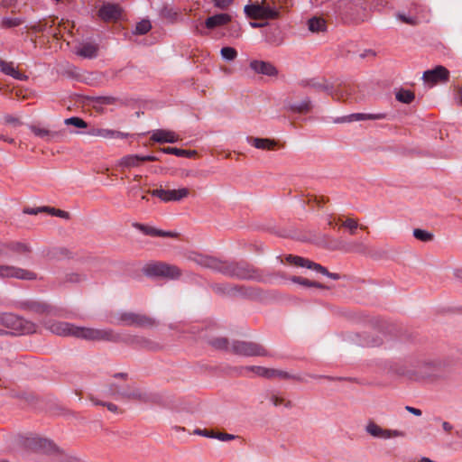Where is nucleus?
Returning <instances> with one entry per match:
<instances>
[{
  "label": "nucleus",
  "mask_w": 462,
  "mask_h": 462,
  "mask_svg": "<svg viewBox=\"0 0 462 462\" xmlns=\"http://www.w3.org/2000/svg\"><path fill=\"white\" fill-rule=\"evenodd\" d=\"M86 280L85 275H81L77 273H67L64 278V282H70V283H79L82 281Z\"/></svg>",
  "instance_id": "57"
},
{
  "label": "nucleus",
  "mask_w": 462,
  "mask_h": 462,
  "mask_svg": "<svg viewBox=\"0 0 462 462\" xmlns=\"http://www.w3.org/2000/svg\"><path fill=\"white\" fill-rule=\"evenodd\" d=\"M244 13L249 19H262V1L254 2L245 5Z\"/></svg>",
  "instance_id": "40"
},
{
  "label": "nucleus",
  "mask_w": 462,
  "mask_h": 462,
  "mask_svg": "<svg viewBox=\"0 0 462 462\" xmlns=\"http://www.w3.org/2000/svg\"><path fill=\"white\" fill-rule=\"evenodd\" d=\"M44 213H48L51 216L58 217L64 218V219L70 218V214L68 211H65V210H62L60 208H52V207H49V206H45Z\"/></svg>",
  "instance_id": "53"
},
{
  "label": "nucleus",
  "mask_w": 462,
  "mask_h": 462,
  "mask_svg": "<svg viewBox=\"0 0 462 462\" xmlns=\"http://www.w3.org/2000/svg\"><path fill=\"white\" fill-rule=\"evenodd\" d=\"M262 33L264 36L265 42L271 45L279 46L283 42L284 34L280 26L276 23H269V25L262 31Z\"/></svg>",
  "instance_id": "17"
},
{
  "label": "nucleus",
  "mask_w": 462,
  "mask_h": 462,
  "mask_svg": "<svg viewBox=\"0 0 462 462\" xmlns=\"http://www.w3.org/2000/svg\"><path fill=\"white\" fill-rule=\"evenodd\" d=\"M221 57L226 61H233L237 57V51L234 47L225 46L220 51Z\"/></svg>",
  "instance_id": "51"
},
{
  "label": "nucleus",
  "mask_w": 462,
  "mask_h": 462,
  "mask_svg": "<svg viewBox=\"0 0 462 462\" xmlns=\"http://www.w3.org/2000/svg\"><path fill=\"white\" fill-rule=\"evenodd\" d=\"M120 326H134L136 328H152L156 325L155 319L143 314L122 312L116 322Z\"/></svg>",
  "instance_id": "11"
},
{
  "label": "nucleus",
  "mask_w": 462,
  "mask_h": 462,
  "mask_svg": "<svg viewBox=\"0 0 462 462\" xmlns=\"http://www.w3.org/2000/svg\"><path fill=\"white\" fill-rule=\"evenodd\" d=\"M140 154H128L121 158L119 165L125 168L138 167L143 163Z\"/></svg>",
  "instance_id": "42"
},
{
  "label": "nucleus",
  "mask_w": 462,
  "mask_h": 462,
  "mask_svg": "<svg viewBox=\"0 0 462 462\" xmlns=\"http://www.w3.org/2000/svg\"><path fill=\"white\" fill-rule=\"evenodd\" d=\"M285 260L289 264L314 270L317 273H319L332 280L337 281V280L341 279V277H342L339 273H331L328 270L327 267H325L318 263H315L308 258L302 257V256L294 255V254H287L285 256Z\"/></svg>",
  "instance_id": "9"
},
{
  "label": "nucleus",
  "mask_w": 462,
  "mask_h": 462,
  "mask_svg": "<svg viewBox=\"0 0 462 462\" xmlns=\"http://www.w3.org/2000/svg\"><path fill=\"white\" fill-rule=\"evenodd\" d=\"M412 234L420 242L428 243L434 239V234L425 229L414 228Z\"/></svg>",
  "instance_id": "46"
},
{
  "label": "nucleus",
  "mask_w": 462,
  "mask_h": 462,
  "mask_svg": "<svg viewBox=\"0 0 462 462\" xmlns=\"http://www.w3.org/2000/svg\"><path fill=\"white\" fill-rule=\"evenodd\" d=\"M398 19L406 24L415 26L419 23V19L416 16H410L406 15L405 14H397Z\"/></svg>",
  "instance_id": "58"
},
{
  "label": "nucleus",
  "mask_w": 462,
  "mask_h": 462,
  "mask_svg": "<svg viewBox=\"0 0 462 462\" xmlns=\"http://www.w3.org/2000/svg\"><path fill=\"white\" fill-rule=\"evenodd\" d=\"M88 398L93 402L94 405L106 407L108 411L114 413H117L119 411L118 406L113 402L100 401L97 398H96L93 394H90Z\"/></svg>",
  "instance_id": "49"
},
{
  "label": "nucleus",
  "mask_w": 462,
  "mask_h": 462,
  "mask_svg": "<svg viewBox=\"0 0 462 462\" xmlns=\"http://www.w3.org/2000/svg\"><path fill=\"white\" fill-rule=\"evenodd\" d=\"M10 278H16L23 281H34L37 279V273L26 269L10 265Z\"/></svg>",
  "instance_id": "33"
},
{
  "label": "nucleus",
  "mask_w": 462,
  "mask_h": 462,
  "mask_svg": "<svg viewBox=\"0 0 462 462\" xmlns=\"http://www.w3.org/2000/svg\"><path fill=\"white\" fill-rule=\"evenodd\" d=\"M405 433L403 431H400L397 430H384L383 429V433L381 435V439H390L393 437H403Z\"/></svg>",
  "instance_id": "62"
},
{
  "label": "nucleus",
  "mask_w": 462,
  "mask_h": 462,
  "mask_svg": "<svg viewBox=\"0 0 462 462\" xmlns=\"http://www.w3.org/2000/svg\"><path fill=\"white\" fill-rule=\"evenodd\" d=\"M159 16L168 23H175L180 16V13L168 4H164L159 10Z\"/></svg>",
  "instance_id": "34"
},
{
  "label": "nucleus",
  "mask_w": 462,
  "mask_h": 462,
  "mask_svg": "<svg viewBox=\"0 0 462 462\" xmlns=\"http://www.w3.org/2000/svg\"><path fill=\"white\" fill-rule=\"evenodd\" d=\"M142 272L144 276L150 279L158 280H179L182 275V271L177 265L166 262L156 261L146 263Z\"/></svg>",
  "instance_id": "6"
},
{
  "label": "nucleus",
  "mask_w": 462,
  "mask_h": 462,
  "mask_svg": "<svg viewBox=\"0 0 462 462\" xmlns=\"http://www.w3.org/2000/svg\"><path fill=\"white\" fill-rule=\"evenodd\" d=\"M387 117L386 113H377V114H365V113H354L348 116L337 117L334 120L335 123H351L354 121H361V120H379L384 119Z\"/></svg>",
  "instance_id": "18"
},
{
  "label": "nucleus",
  "mask_w": 462,
  "mask_h": 462,
  "mask_svg": "<svg viewBox=\"0 0 462 462\" xmlns=\"http://www.w3.org/2000/svg\"><path fill=\"white\" fill-rule=\"evenodd\" d=\"M311 87H313L314 88H316L318 90L324 91L328 95L333 96V86L332 85H325L322 83H313V84H311Z\"/></svg>",
  "instance_id": "64"
},
{
  "label": "nucleus",
  "mask_w": 462,
  "mask_h": 462,
  "mask_svg": "<svg viewBox=\"0 0 462 462\" xmlns=\"http://www.w3.org/2000/svg\"><path fill=\"white\" fill-rule=\"evenodd\" d=\"M308 28L311 32H324L328 30V25L324 18L313 16L308 20Z\"/></svg>",
  "instance_id": "38"
},
{
  "label": "nucleus",
  "mask_w": 462,
  "mask_h": 462,
  "mask_svg": "<svg viewBox=\"0 0 462 462\" xmlns=\"http://www.w3.org/2000/svg\"><path fill=\"white\" fill-rule=\"evenodd\" d=\"M98 341L124 343L135 349H144L152 352H157L162 349L161 344L150 338L137 335H120L116 333L112 328L100 329Z\"/></svg>",
  "instance_id": "4"
},
{
  "label": "nucleus",
  "mask_w": 462,
  "mask_h": 462,
  "mask_svg": "<svg viewBox=\"0 0 462 462\" xmlns=\"http://www.w3.org/2000/svg\"><path fill=\"white\" fill-rule=\"evenodd\" d=\"M395 98L400 103L410 105L414 101L415 94L413 91H411L410 89H405V88H401L395 93Z\"/></svg>",
  "instance_id": "43"
},
{
  "label": "nucleus",
  "mask_w": 462,
  "mask_h": 462,
  "mask_svg": "<svg viewBox=\"0 0 462 462\" xmlns=\"http://www.w3.org/2000/svg\"><path fill=\"white\" fill-rule=\"evenodd\" d=\"M232 21V16L227 13H219L208 16L205 22L204 26L208 30H214L217 27L227 25Z\"/></svg>",
  "instance_id": "23"
},
{
  "label": "nucleus",
  "mask_w": 462,
  "mask_h": 462,
  "mask_svg": "<svg viewBox=\"0 0 462 462\" xmlns=\"http://www.w3.org/2000/svg\"><path fill=\"white\" fill-rule=\"evenodd\" d=\"M86 99L93 104V107L97 112H103V107H97V105L103 106V105H114V104H119L121 106H127L129 104L128 99L126 98H119L112 96H88L86 97Z\"/></svg>",
  "instance_id": "16"
},
{
  "label": "nucleus",
  "mask_w": 462,
  "mask_h": 462,
  "mask_svg": "<svg viewBox=\"0 0 462 462\" xmlns=\"http://www.w3.org/2000/svg\"><path fill=\"white\" fill-rule=\"evenodd\" d=\"M66 125H72L76 128L84 129L88 128V123L79 116H71L64 120Z\"/></svg>",
  "instance_id": "52"
},
{
  "label": "nucleus",
  "mask_w": 462,
  "mask_h": 462,
  "mask_svg": "<svg viewBox=\"0 0 462 462\" xmlns=\"http://www.w3.org/2000/svg\"><path fill=\"white\" fill-rule=\"evenodd\" d=\"M329 199L324 196H316L313 195L310 198L308 203H315L319 208H322L324 204L328 203Z\"/></svg>",
  "instance_id": "63"
},
{
  "label": "nucleus",
  "mask_w": 462,
  "mask_h": 462,
  "mask_svg": "<svg viewBox=\"0 0 462 462\" xmlns=\"http://www.w3.org/2000/svg\"><path fill=\"white\" fill-rule=\"evenodd\" d=\"M30 130L36 136L42 138V139H47V140L58 138L62 134L61 132L51 131V130L42 128V127L34 125H30Z\"/></svg>",
  "instance_id": "39"
},
{
  "label": "nucleus",
  "mask_w": 462,
  "mask_h": 462,
  "mask_svg": "<svg viewBox=\"0 0 462 462\" xmlns=\"http://www.w3.org/2000/svg\"><path fill=\"white\" fill-rule=\"evenodd\" d=\"M365 430L368 434H370L371 436H373L374 438H380L383 433V428H381L379 425H377L374 421H370L366 425Z\"/></svg>",
  "instance_id": "54"
},
{
  "label": "nucleus",
  "mask_w": 462,
  "mask_h": 462,
  "mask_svg": "<svg viewBox=\"0 0 462 462\" xmlns=\"http://www.w3.org/2000/svg\"><path fill=\"white\" fill-rule=\"evenodd\" d=\"M282 5H271L268 0H262V19L277 20L281 17Z\"/></svg>",
  "instance_id": "30"
},
{
  "label": "nucleus",
  "mask_w": 462,
  "mask_h": 462,
  "mask_svg": "<svg viewBox=\"0 0 462 462\" xmlns=\"http://www.w3.org/2000/svg\"><path fill=\"white\" fill-rule=\"evenodd\" d=\"M148 194L152 197H156L160 199L162 202H171V201H180L183 199L187 198L189 194V189L188 188H180L178 189H148Z\"/></svg>",
  "instance_id": "13"
},
{
  "label": "nucleus",
  "mask_w": 462,
  "mask_h": 462,
  "mask_svg": "<svg viewBox=\"0 0 462 462\" xmlns=\"http://www.w3.org/2000/svg\"><path fill=\"white\" fill-rule=\"evenodd\" d=\"M334 12L345 24L358 22L357 6L352 0H337L334 4Z\"/></svg>",
  "instance_id": "10"
},
{
  "label": "nucleus",
  "mask_w": 462,
  "mask_h": 462,
  "mask_svg": "<svg viewBox=\"0 0 462 462\" xmlns=\"http://www.w3.org/2000/svg\"><path fill=\"white\" fill-rule=\"evenodd\" d=\"M283 279L290 280L293 283H297V284H300L301 286L308 287V288L313 287V288H317V289H320V290H330L331 289V287L327 284L321 283L317 281H310V280L301 277V276L292 275V276L288 277L286 275V278H283Z\"/></svg>",
  "instance_id": "31"
},
{
  "label": "nucleus",
  "mask_w": 462,
  "mask_h": 462,
  "mask_svg": "<svg viewBox=\"0 0 462 462\" xmlns=\"http://www.w3.org/2000/svg\"><path fill=\"white\" fill-rule=\"evenodd\" d=\"M151 141L162 144V143H174L179 141L178 135L171 131L165 129H157L152 131Z\"/></svg>",
  "instance_id": "24"
},
{
  "label": "nucleus",
  "mask_w": 462,
  "mask_h": 462,
  "mask_svg": "<svg viewBox=\"0 0 462 462\" xmlns=\"http://www.w3.org/2000/svg\"><path fill=\"white\" fill-rule=\"evenodd\" d=\"M365 342L364 343V346H368V347L378 346L383 344L382 337H380L378 336H376V337L367 336L365 338Z\"/></svg>",
  "instance_id": "60"
},
{
  "label": "nucleus",
  "mask_w": 462,
  "mask_h": 462,
  "mask_svg": "<svg viewBox=\"0 0 462 462\" xmlns=\"http://www.w3.org/2000/svg\"><path fill=\"white\" fill-rule=\"evenodd\" d=\"M342 226L349 230L350 235H355L359 225L356 219L347 218L342 224Z\"/></svg>",
  "instance_id": "59"
},
{
  "label": "nucleus",
  "mask_w": 462,
  "mask_h": 462,
  "mask_svg": "<svg viewBox=\"0 0 462 462\" xmlns=\"http://www.w3.org/2000/svg\"><path fill=\"white\" fill-rule=\"evenodd\" d=\"M231 351L242 356H272L263 346L253 341L234 340Z\"/></svg>",
  "instance_id": "8"
},
{
  "label": "nucleus",
  "mask_w": 462,
  "mask_h": 462,
  "mask_svg": "<svg viewBox=\"0 0 462 462\" xmlns=\"http://www.w3.org/2000/svg\"><path fill=\"white\" fill-rule=\"evenodd\" d=\"M368 322L374 328L377 329L381 333H387L389 331L387 322L381 318H372Z\"/></svg>",
  "instance_id": "50"
},
{
  "label": "nucleus",
  "mask_w": 462,
  "mask_h": 462,
  "mask_svg": "<svg viewBox=\"0 0 462 462\" xmlns=\"http://www.w3.org/2000/svg\"><path fill=\"white\" fill-rule=\"evenodd\" d=\"M156 153H165V154H172L177 157H184V158H193L198 154L196 150H185L178 147H163L159 148L156 151Z\"/></svg>",
  "instance_id": "32"
},
{
  "label": "nucleus",
  "mask_w": 462,
  "mask_h": 462,
  "mask_svg": "<svg viewBox=\"0 0 462 462\" xmlns=\"http://www.w3.org/2000/svg\"><path fill=\"white\" fill-rule=\"evenodd\" d=\"M19 306L23 310L32 311L37 314H51L54 309L46 302L36 300H23L19 302Z\"/></svg>",
  "instance_id": "19"
},
{
  "label": "nucleus",
  "mask_w": 462,
  "mask_h": 462,
  "mask_svg": "<svg viewBox=\"0 0 462 462\" xmlns=\"http://www.w3.org/2000/svg\"><path fill=\"white\" fill-rule=\"evenodd\" d=\"M247 142L254 147L265 151H273L278 145V142L274 139L262 137H247Z\"/></svg>",
  "instance_id": "28"
},
{
  "label": "nucleus",
  "mask_w": 462,
  "mask_h": 462,
  "mask_svg": "<svg viewBox=\"0 0 462 462\" xmlns=\"http://www.w3.org/2000/svg\"><path fill=\"white\" fill-rule=\"evenodd\" d=\"M98 45L93 43H83L76 53L85 59H94L98 55Z\"/></svg>",
  "instance_id": "36"
},
{
  "label": "nucleus",
  "mask_w": 462,
  "mask_h": 462,
  "mask_svg": "<svg viewBox=\"0 0 462 462\" xmlns=\"http://www.w3.org/2000/svg\"><path fill=\"white\" fill-rule=\"evenodd\" d=\"M0 71L17 80L24 81L28 79V76L21 72L17 68H14L13 62L4 60H0Z\"/></svg>",
  "instance_id": "29"
},
{
  "label": "nucleus",
  "mask_w": 462,
  "mask_h": 462,
  "mask_svg": "<svg viewBox=\"0 0 462 462\" xmlns=\"http://www.w3.org/2000/svg\"><path fill=\"white\" fill-rule=\"evenodd\" d=\"M5 248L9 249L12 252L18 254H29L32 252L31 247L24 243L13 241L4 245Z\"/></svg>",
  "instance_id": "44"
},
{
  "label": "nucleus",
  "mask_w": 462,
  "mask_h": 462,
  "mask_svg": "<svg viewBox=\"0 0 462 462\" xmlns=\"http://www.w3.org/2000/svg\"><path fill=\"white\" fill-rule=\"evenodd\" d=\"M142 193H148V192H147V190L145 191L141 186L134 185L128 189L127 197L132 199H136L137 198H140Z\"/></svg>",
  "instance_id": "56"
},
{
  "label": "nucleus",
  "mask_w": 462,
  "mask_h": 462,
  "mask_svg": "<svg viewBox=\"0 0 462 462\" xmlns=\"http://www.w3.org/2000/svg\"><path fill=\"white\" fill-rule=\"evenodd\" d=\"M152 30V23L148 19H143L135 24L133 30L134 35H144Z\"/></svg>",
  "instance_id": "45"
},
{
  "label": "nucleus",
  "mask_w": 462,
  "mask_h": 462,
  "mask_svg": "<svg viewBox=\"0 0 462 462\" xmlns=\"http://www.w3.org/2000/svg\"><path fill=\"white\" fill-rule=\"evenodd\" d=\"M263 291L259 287L237 284L236 297L240 296L245 300H257L262 299Z\"/></svg>",
  "instance_id": "25"
},
{
  "label": "nucleus",
  "mask_w": 462,
  "mask_h": 462,
  "mask_svg": "<svg viewBox=\"0 0 462 462\" xmlns=\"http://www.w3.org/2000/svg\"><path fill=\"white\" fill-rule=\"evenodd\" d=\"M327 248L329 250H343L346 253L365 254L366 252L365 245L358 242L346 244L343 245H328Z\"/></svg>",
  "instance_id": "35"
},
{
  "label": "nucleus",
  "mask_w": 462,
  "mask_h": 462,
  "mask_svg": "<svg viewBox=\"0 0 462 462\" xmlns=\"http://www.w3.org/2000/svg\"><path fill=\"white\" fill-rule=\"evenodd\" d=\"M284 108L294 114L306 115L312 110V103L310 97H306L300 103H285Z\"/></svg>",
  "instance_id": "27"
},
{
  "label": "nucleus",
  "mask_w": 462,
  "mask_h": 462,
  "mask_svg": "<svg viewBox=\"0 0 462 462\" xmlns=\"http://www.w3.org/2000/svg\"><path fill=\"white\" fill-rule=\"evenodd\" d=\"M237 284L232 283H216L212 286L213 291L219 295L236 297Z\"/></svg>",
  "instance_id": "37"
},
{
  "label": "nucleus",
  "mask_w": 462,
  "mask_h": 462,
  "mask_svg": "<svg viewBox=\"0 0 462 462\" xmlns=\"http://www.w3.org/2000/svg\"><path fill=\"white\" fill-rule=\"evenodd\" d=\"M249 66L257 74L276 77L279 73L277 68L270 61L254 60Z\"/></svg>",
  "instance_id": "20"
},
{
  "label": "nucleus",
  "mask_w": 462,
  "mask_h": 462,
  "mask_svg": "<svg viewBox=\"0 0 462 462\" xmlns=\"http://www.w3.org/2000/svg\"><path fill=\"white\" fill-rule=\"evenodd\" d=\"M189 259L195 262L199 265L211 269L215 272H217V267L219 264V260H220L217 257L199 254L196 252L190 253Z\"/></svg>",
  "instance_id": "21"
},
{
  "label": "nucleus",
  "mask_w": 462,
  "mask_h": 462,
  "mask_svg": "<svg viewBox=\"0 0 462 462\" xmlns=\"http://www.w3.org/2000/svg\"><path fill=\"white\" fill-rule=\"evenodd\" d=\"M389 373L417 383H433L445 380L450 372L449 362L443 358L410 356L402 360H391L385 365Z\"/></svg>",
  "instance_id": "1"
},
{
  "label": "nucleus",
  "mask_w": 462,
  "mask_h": 462,
  "mask_svg": "<svg viewBox=\"0 0 462 462\" xmlns=\"http://www.w3.org/2000/svg\"><path fill=\"white\" fill-rule=\"evenodd\" d=\"M209 345L217 350L227 351L229 346V340L226 337H214L209 340Z\"/></svg>",
  "instance_id": "47"
},
{
  "label": "nucleus",
  "mask_w": 462,
  "mask_h": 462,
  "mask_svg": "<svg viewBox=\"0 0 462 462\" xmlns=\"http://www.w3.org/2000/svg\"><path fill=\"white\" fill-rule=\"evenodd\" d=\"M241 369H245L249 372H253L256 375L260 377H263L266 379H272L274 377V368H267L260 365H248L245 367H241Z\"/></svg>",
  "instance_id": "41"
},
{
  "label": "nucleus",
  "mask_w": 462,
  "mask_h": 462,
  "mask_svg": "<svg viewBox=\"0 0 462 462\" xmlns=\"http://www.w3.org/2000/svg\"><path fill=\"white\" fill-rule=\"evenodd\" d=\"M449 70L442 66L437 65L431 69L423 72L422 79L425 83L434 86L439 83H446L449 80Z\"/></svg>",
  "instance_id": "14"
},
{
  "label": "nucleus",
  "mask_w": 462,
  "mask_h": 462,
  "mask_svg": "<svg viewBox=\"0 0 462 462\" xmlns=\"http://www.w3.org/2000/svg\"><path fill=\"white\" fill-rule=\"evenodd\" d=\"M227 34L233 38H238L241 36L242 28L238 23H229L227 24Z\"/></svg>",
  "instance_id": "55"
},
{
  "label": "nucleus",
  "mask_w": 462,
  "mask_h": 462,
  "mask_svg": "<svg viewBox=\"0 0 462 462\" xmlns=\"http://www.w3.org/2000/svg\"><path fill=\"white\" fill-rule=\"evenodd\" d=\"M217 272L230 278L262 283H273V279L286 278V273L281 271L264 274L263 270L255 267L245 260H219Z\"/></svg>",
  "instance_id": "2"
},
{
  "label": "nucleus",
  "mask_w": 462,
  "mask_h": 462,
  "mask_svg": "<svg viewBox=\"0 0 462 462\" xmlns=\"http://www.w3.org/2000/svg\"><path fill=\"white\" fill-rule=\"evenodd\" d=\"M0 324L19 334H32L35 332L36 329V326L33 322L28 321L13 313H3L0 316Z\"/></svg>",
  "instance_id": "7"
},
{
  "label": "nucleus",
  "mask_w": 462,
  "mask_h": 462,
  "mask_svg": "<svg viewBox=\"0 0 462 462\" xmlns=\"http://www.w3.org/2000/svg\"><path fill=\"white\" fill-rule=\"evenodd\" d=\"M24 23V19L21 17H4L1 21V27L5 29H10L17 27Z\"/></svg>",
  "instance_id": "48"
},
{
  "label": "nucleus",
  "mask_w": 462,
  "mask_h": 462,
  "mask_svg": "<svg viewBox=\"0 0 462 462\" xmlns=\"http://www.w3.org/2000/svg\"><path fill=\"white\" fill-rule=\"evenodd\" d=\"M171 409L177 412L194 413L198 411V403L191 399L180 398L173 402Z\"/></svg>",
  "instance_id": "26"
},
{
  "label": "nucleus",
  "mask_w": 462,
  "mask_h": 462,
  "mask_svg": "<svg viewBox=\"0 0 462 462\" xmlns=\"http://www.w3.org/2000/svg\"><path fill=\"white\" fill-rule=\"evenodd\" d=\"M17 445L23 450L46 457L50 462H80L77 457L71 456L60 448L52 439L40 436H22L17 439Z\"/></svg>",
  "instance_id": "3"
},
{
  "label": "nucleus",
  "mask_w": 462,
  "mask_h": 462,
  "mask_svg": "<svg viewBox=\"0 0 462 462\" xmlns=\"http://www.w3.org/2000/svg\"><path fill=\"white\" fill-rule=\"evenodd\" d=\"M51 331L58 336L75 337L89 341H98L100 333L99 328L79 327L63 321L53 323L51 325Z\"/></svg>",
  "instance_id": "5"
},
{
  "label": "nucleus",
  "mask_w": 462,
  "mask_h": 462,
  "mask_svg": "<svg viewBox=\"0 0 462 462\" xmlns=\"http://www.w3.org/2000/svg\"><path fill=\"white\" fill-rule=\"evenodd\" d=\"M123 8L115 3L105 2L97 11V16L105 23L117 22L123 14Z\"/></svg>",
  "instance_id": "15"
},
{
  "label": "nucleus",
  "mask_w": 462,
  "mask_h": 462,
  "mask_svg": "<svg viewBox=\"0 0 462 462\" xmlns=\"http://www.w3.org/2000/svg\"><path fill=\"white\" fill-rule=\"evenodd\" d=\"M271 402H273V404L274 406H279V405L283 404L286 408H292L293 407V403H292L291 401H285L283 398L279 397L277 395H273L271 397Z\"/></svg>",
  "instance_id": "61"
},
{
  "label": "nucleus",
  "mask_w": 462,
  "mask_h": 462,
  "mask_svg": "<svg viewBox=\"0 0 462 462\" xmlns=\"http://www.w3.org/2000/svg\"><path fill=\"white\" fill-rule=\"evenodd\" d=\"M117 395L128 400H134L144 403L159 404L162 401V396L155 393H143L140 389H130L127 386L125 389L117 391Z\"/></svg>",
  "instance_id": "12"
},
{
  "label": "nucleus",
  "mask_w": 462,
  "mask_h": 462,
  "mask_svg": "<svg viewBox=\"0 0 462 462\" xmlns=\"http://www.w3.org/2000/svg\"><path fill=\"white\" fill-rule=\"evenodd\" d=\"M132 226L140 230L145 236L152 237H175V234L171 231H164L139 222H134Z\"/></svg>",
  "instance_id": "22"
}]
</instances>
